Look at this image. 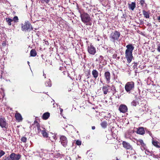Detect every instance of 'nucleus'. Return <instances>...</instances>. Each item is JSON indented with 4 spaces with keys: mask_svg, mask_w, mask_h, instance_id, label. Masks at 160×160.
Returning a JSON list of instances; mask_svg holds the SVG:
<instances>
[{
    "mask_svg": "<svg viewBox=\"0 0 160 160\" xmlns=\"http://www.w3.org/2000/svg\"><path fill=\"white\" fill-rule=\"evenodd\" d=\"M127 49L125 52V56L128 62L129 63L133 58L132 51L134 49V47L131 44H129L126 46Z\"/></svg>",
    "mask_w": 160,
    "mask_h": 160,
    "instance_id": "nucleus-1",
    "label": "nucleus"
},
{
    "mask_svg": "<svg viewBox=\"0 0 160 160\" xmlns=\"http://www.w3.org/2000/svg\"><path fill=\"white\" fill-rule=\"evenodd\" d=\"M120 35L121 34L119 32L115 31L111 33L109 36L110 40L114 43H115V42L119 41V38Z\"/></svg>",
    "mask_w": 160,
    "mask_h": 160,
    "instance_id": "nucleus-2",
    "label": "nucleus"
},
{
    "mask_svg": "<svg viewBox=\"0 0 160 160\" xmlns=\"http://www.w3.org/2000/svg\"><path fill=\"white\" fill-rule=\"evenodd\" d=\"M32 126L35 128L36 133L38 134L40 133H42V132H43V131L45 129L43 127H40L39 124L36 121H35L34 124H32Z\"/></svg>",
    "mask_w": 160,
    "mask_h": 160,
    "instance_id": "nucleus-3",
    "label": "nucleus"
},
{
    "mask_svg": "<svg viewBox=\"0 0 160 160\" xmlns=\"http://www.w3.org/2000/svg\"><path fill=\"white\" fill-rule=\"evenodd\" d=\"M21 25V29L22 31H30L33 29L31 24L28 21H26L24 24H22Z\"/></svg>",
    "mask_w": 160,
    "mask_h": 160,
    "instance_id": "nucleus-4",
    "label": "nucleus"
},
{
    "mask_svg": "<svg viewBox=\"0 0 160 160\" xmlns=\"http://www.w3.org/2000/svg\"><path fill=\"white\" fill-rule=\"evenodd\" d=\"M125 90L130 93V92L134 88V83L133 82H128L126 83L125 86Z\"/></svg>",
    "mask_w": 160,
    "mask_h": 160,
    "instance_id": "nucleus-5",
    "label": "nucleus"
},
{
    "mask_svg": "<svg viewBox=\"0 0 160 160\" xmlns=\"http://www.w3.org/2000/svg\"><path fill=\"white\" fill-rule=\"evenodd\" d=\"M80 16L82 21L85 23L88 22L91 20L89 15L87 13H83L82 14L80 13Z\"/></svg>",
    "mask_w": 160,
    "mask_h": 160,
    "instance_id": "nucleus-6",
    "label": "nucleus"
},
{
    "mask_svg": "<svg viewBox=\"0 0 160 160\" xmlns=\"http://www.w3.org/2000/svg\"><path fill=\"white\" fill-rule=\"evenodd\" d=\"M68 142L67 138L65 136H62L60 137V142L63 147H66L67 146Z\"/></svg>",
    "mask_w": 160,
    "mask_h": 160,
    "instance_id": "nucleus-7",
    "label": "nucleus"
},
{
    "mask_svg": "<svg viewBox=\"0 0 160 160\" xmlns=\"http://www.w3.org/2000/svg\"><path fill=\"white\" fill-rule=\"evenodd\" d=\"M10 158L11 160H19L21 158V155L19 154L12 153L10 155Z\"/></svg>",
    "mask_w": 160,
    "mask_h": 160,
    "instance_id": "nucleus-8",
    "label": "nucleus"
},
{
    "mask_svg": "<svg viewBox=\"0 0 160 160\" xmlns=\"http://www.w3.org/2000/svg\"><path fill=\"white\" fill-rule=\"evenodd\" d=\"M88 50L89 54L93 55H94L96 52L95 48L92 45L88 46Z\"/></svg>",
    "mask_w": 160,
    "mask_h": 160,
    "instance_id": "nucleus-9",
    "label": "nucleus"
},
{
    "mask_svg": "<svg viewBox=\"0 0 160 160\" xmlns=\"http://www.w3.org/2000/svg\"><path fill=\"white\" fill-rule=\"evenodd\" d=\"M102 91L104 95H106L110 92V86L108 85L103 86L102 88Z\"/></svg>",
    "mask_w": 160,
    "mask_h": 160,
    "instance_id": "nucleus-10",
    "label": "nucleus"
},
{
    "mask_svg": "<svg viewBox=\"0 0 160 160\" xmlns=\"http://www.w3.org/2000/svg\"><path fill=\"white\" fill-rule=\"evenodd\" d=\"M7 124L5 118L0 117V126L2 128H6Z\"/></svg>",
    "mask_w": 160,
    "mask_h": 160,
    "instance_id": "nucleus-11",
    "label": "nucleus"
},
{
    "mask_svg": "<svg viewBox=\"0 0 160 160\" xmlns=\"http://www.w3.org/2000/svg\"><path fill=\"white\" fill-rule=\"evenodd\" d=\"M119 110L120 112L125 113L127 111L128 108L126 105L124 104H121L119 108Z\"/></svg>",
    "mask_w": 160,
    "mask_h": 160,
    "instance_id": "nucleus-12",
    "label": "nucleus"
},
{
    "mask_svg": "<svg viewBox=\"0 0 160 160\" xmlns=\"http://www.w3.org/2000/svg\"><path fill=\"white\" fill-rule=\"evenodd\" d=\"M122 145L123 147L126 149L132 150V146L128 142H125L123 141L122 142Z\"/></svg>",
    "mask_w": 160,
    "mask_h": 160,
    "instance_id": "nucleus-13",
    "label": "nucleus"
},
{
    "mask_svg": "<svg viewBox=\"0 0 160 160\" xmlns=\"http://www.w3.org/2000/svg\"><path fill=\"white\" fill-rule=\"evenodd\" d=\"M104 77L106 79V82L107 83H110L111 79V75L110 73L108 71L105 72L104 74Z\"/></svg>",
    "mask_w": 160,
    "mask_h": 160,
    "instance_id": "nucleus-14",
    "label": "nucleus"
},
{
    "mask_svg": "<svg viewBox=\"0 0 160 160\" xmlns=\"http://www.w3.org/2000/svg\"><path fill=\"white\" fill-rule=\"evenodd\" d=\"M152 144L157 148H160V143L156 140H154L153 138L152 139Z\"/></svg>",
    "mask_w": 160,
    "mask_h": 160,
    "instance_id": "nucleus-15",
    "label": "nucleus"
},
{
    "mask_svg": "<svg viewBox=\"0 0 160 160\" xmlns=\"http://www.w3.org/2000/svg\"><path fill=\"white\" fill-rule=\"evenodd\" d=\"M137 133L140 135H143L145 133L144 128L142 127H140L138 128Z\"/></svg>",
    "mask_w": 160,
    "mask_h": 160,
    "instance_id": "nucleus-16",
    "label": "nucleus"
},
{
    "mask_svg": "<svg viewBox=\"0 0 160 160\" xmlns=\"http://www.w3.org/2000/svg\"><path fill=\"white\" fill-rule=\"evenodd\" d=\"M15 117L17 120L20 122L22 120V118L21 115L19 113H16L15 115Z\"/></svg>",
    "mask_w": 160,
    "mask_h": 160,
    "instance_id": "nucleus-17",
    "label": "nucleus"
},
{
    "mask_svg": "<svg viewBox=\"0 0 160 160\" xmlns=\"http://www.w3.org/2000/svg\"><path fill=\"white\" fill-rule=\"evenodd\" d=\"M92 74L94 78L96 79L98 76V72L96 70H93L92 71Z\"/></svg>",
    "mask_w": 160,
    "mask_h": 160,
    "instance_id": "nucleus-18",
    "label": "nucleus"
},
{
    "mask_svg": "<svg viewBox=\"0 0 160 160\" xmlns=\"http://www.w3.org/2000/svg\"><path fill=\"white\" fill-rule=\"evenodd\" d=\"M129 8L132 10H133L136 7V3L135 2H132L131 3H128Z\"/></svg>",
    "mask_w": 160,
    "mask_h": 160,
    "instance_id": "nucleus-19",
    "label": "nucleus"
},
{
    "mask_svg": "<svg viewBox=\"0 0 160 160\" xmlns=\"http://www.w3.org/2000/svg\"><path fill=\"white\" fill-rule=\"evenodd\" d=\"M142 13L144 16V17H145L146 18H149L150 17L149 15L150 14V12H147L145 10H143Z\"/></svg>",
    "mask_w": 160,
    "mask_h": 160,
    "instance_id": "nucleus-20",
    "label": "nucleus"
},
{
    "mask_svg": "<svg viewBox=\"0 0 160 160\" xmlns=\"http://www.w3.org/2000/svg\"><path fill=\"white\" fill-rule=\"evenodd\" d=\"M50 116V113L48 112H46L44 113L42 116L43 119L47 120Z\"/></svg>",
    "mask_w": 160,
    "mask_h": 160,
    "instance_id": "nucleus-21",
    "label": "nucleus"
},
{
    "mask_svg": "<svg viewBox=\"0 0 160 160\" xmlns=\"http://www.w3.org/2000/svg\"><path fill=\"white\" fill-rule=\"evenodd\" d=\"M30 54L31 57H35L37 54L36 50L34 49H32L31 50Z\"/></svg>",
    "mask_w": 160,
    "mask_h": 160,
    "instance_id": "nucleus-22",
    "label": "nucleus"
},
{
    "mask_svg": "<svg viewBox=\"0 0 160 160\" xmlns=\"http://www.w3.org/2000/svg\"><path fill=\"white\" fill-rule=\"evenodd\" d=\"M138 145H141L142 146L144 147L145 146V144L143 142L142 140L139 139L138 140L137 142Z\"/></svg>",
    "mask_w": 160,
    "mask_h": 160,
    "instance_id": "nucleus-23",
    "label": "nucleus"
},
{
    "mask_svg": "<svg viewBox=\"0 0 160 160\" xmlns=\"http://www.w3.org/2000/svg\"><path fill=\"white\" fill-rule=\"evenodd\" d=\"M6 19L8 25L9 26L11 25H12L11 22L13 21V20L9 18H6Z\"/></svg>",
    "mask_w": 160,
    "mask_h": 160,
    "instance_id": "nucleus-24",
    "label": "nucleus"
},
{
    "mask_svg": "<svg viewBox=\"0 0 160 160\" xmlns=\"http://www.w3.org/2000/svg\"><path fill=\"white\" fill-rule=\"evenodd\" d=\"M41 134L44 137L47 138L48 137V134L46 132L45 129L43 131V132H42Z\"/></svg>",
    "mask_w": 160,
    "mask_h": 160,
    "instance_id": "nucleus-25",
    "label": "nucleus"
},
{
    "mask_svg": "<svg viewBox=\"0 0 160 160\" xmlns=\"http://www.w3.org/2000/svg\"><path fill=\"white\" fill-rule=\"evenodd\" d=\"M45 85L46 86L51 87V83L49 79L45 82Z\"/></svg>",
    "mask_w": 160,
    "mask_h": 160,
    "instance_id": "nucleus-26",
    "label": "nucleus"
},
{
    "mask_svg": "<svg viewBox=\"0 0 160 160\" xmlns=\"http://www.w3.org/2000/svg\"><path fill=\"white\" fill-rule=\"evenodd\" d=\"M107 123L105 122H102L101 123L102 127L104 128H105L107 126Z\"/></svg>",
    "mask_w": 160,
    "mask_h": 160,
    "instance_id": "nucleus-27",
    "label": "nucleus"
},
{
    "mask_svg": "<svg viewBox=\"0 0 160 160\" xmlns=\"http://www.w3.org/2000/svg\"><path fill=\"white\" fill-rule=\"evenodd\" d=\"M42 3L48 4L51 0H40Z\"/></svg>",
    "mask_w": 160,
    "mask_h": 160,
    "instance_id": "nucleus-28",
    "label": "nucleus"
},
{
    "mask_svg": "<svg viewBox=\"0 0 160 160\" xmlns=\"http://www.w3.org/2000/svg\"><path fill=\"white\" fill-rule=\"evenodd\" d=\"M134 65L133 66V69L135 70L136 71H137V67L138 65V63L137 62H134Z\"/></svg>",
    "mask_w": 160,
    "mask_h": 160,
    "instance_id": "nucleus-29",
    "label": "nucleus"
},
{
    "mask_svg": "<svg viewBox=\"0 0 160 160\" xmlns=\"http://www.w3.org/2000/svg\"><path fill=\"white\" fill-rule=\"evenodd\" d=\"M112 90L114 92L113 93V95H114V94L115 93L117 92V91L116 90L115 87L114 85H112Z\"/></svg>",
    "mask_w": 160,
    "mask_h": 160,
    "instance_id": "nucleus-30",
    "label": "nucleus"
},
{
    "mask_svg": "<svg viewBox=\"0 0 160 160\" xmlns=\"http://www.w3.org/2000/svg\"><path fill=\"white\" fill-rule=\"evenodd\" d=\"M103 59V57L102 55H100L99 56V58L98 59H97L96 61H100L101 62V61H102V60Z\"/></svg>",
    "mask_w": 160,
    "mask_h": 160,
    "instance_id": "nucleus-31",
    "label": "nucleus"
},
{
    "mask_svg": "<svg viewBox=\"0 0 160 160\" xmlns=\"http://www.w3.org/2000/svg\"><path fill=\"white\" fill-rule=\"evenodd\" d=\"M27 140V138L24 137H22V138L21 139V141L24 143L26 142Z\"/></svg>",
    "mask_w": 160,
    "mask_h": 160,
    "instance_id": "nucleus-32",
    "label": "nucleus"
},
{
    "mask_svg": "<svg viewBox=\"0 0 160 160\" xmlns=\"http://www.w3.org/2000/svg\"><path fill=\"white\" fill-rule=\"evenodd\" d=\"M15 22H18V17L17 16H15L12 19Z\"/></svg>",
    "mask_w": 160,
    "mask_h": 160,
    "instance_id": "nucleus-33",
    "label": "nucleus"
},
{
    "mask_svg": "<svg viewBox=\"0 0 160 160\" xmlns=\"http://www.w3.org/2000/svg\"><path fill=\"white\" fill-rule=\"evenodd\" d=\"M2 160H11V158H10V155L7 157L5 156L3 157Z\"/></svg>",
    "mask_w": 160,
    "mask_h": 160,
    "instance_id": "nucleus-34",
    "label": "nucleus"
},
{
    "mask_svg": "<svg viewBox=\"0 0 160 160\" xmlns=\"http://www.w3.org/2000/svg\"><path fill=\"white\" fill-rule=\"evenodd\" d=\"M5 152L4 151L2 150H0V158H1L3 155H4Z\"/></svg>",
    "mask_w": 160,
    "mask_h": 160,
    "instance_id": "nucleus-35",
    "label": "nucleus"
},
{
    "mask_svg": "<svg viewBox=\"0 0 160 160\" xmlns=\"http://www.w3.org/2000/svg\"><path fill=\"white\" fill-rule=\"evenodd\" d=\"M131 104H132V105L134 106H136L137 105V103L135 101L133 100Z\"/></svg>",
    "mask_w": 160,
    "mask_h": 160,
    "instance_id": "nucleus-36",
    "label": "nucleus"
},
{
    "mask_svg": "<svg viewBox=\"0 0 160 160\" xmlns=\"http://www.w3.org/2000/svg\"><path fill=\"white\" fill-rule=\"evenodd\" d=\"M76 144L78 145H80L81 144V142L79 140H77L76 141Z\"/></svg>",
    "mask_w": 160,
    "mask_h": 160,
    "instance_id": "nucleus-37",
    "label": "nucleus"
},
{
    "mask_svg": "<svg viewBox=\"0 0 160 160\" xmlns=\"http://www.w3.org/2000/svg\"><path fill=\"white\" fill-rule=\"evenodd\" d=\"M157 50L158 52H160V44H158L157 46Z\"/></svg>",
    "mask_w": 160,
    "mask_h": 160,
    "instance_id": "nucleus-38",
    "label": "nucleus"
},
{
    "mask_svg": "<svg viewBox=\"0 0 160 160\" xmlns=\"http://www.w3.org/2000/svg\"><path fill=\"white\" fill-rule=\"evenodd\" d=\"M144 0H140V2L142 5H143V4L144 3Z\"/></svg>",
    "mask_w": 160,
    "mask_h": 160,
    "instance_id": "nucleus-39",
    "label": "nucleus"
},
{
    "mask_svg": "<svg viewBox=\"0 0 160 160\" xmlns=\"http://www.w3.org/2000/svg\"><path fill=\"white\" fill-rule=\"evenodd\" d=\"M157 19L158 20V22H160V15L158 17Z\"/></svg>",
    "mask_w": 160,
    "mask_h": 160,
    "instance_id": "nucleus-40",
    "label": "nucleus"
},
{
    "mask_svg": "<svg viewBox=\"0 0 160 160\" xmlns=\"http://www.w3.org/2000/svg\"><path fill=\"white\" fill-rule=\"evenodd\" d=\"M95 127L94 126H93L92 127V130H94L95 129Z\"/></svg>",
    "mask_w": 160,
    "mask_h": 160,
    "instance_id": "nucleus-41",
    "label": "nucleus"
},
{
    "mask_svg": "<svg viewBox=\"0 0 160 160\" xmlns=\"http://www.w3.org/2000/svg\"><path fill=\"white\" fill-rule=\"evenodd\" d=\"M69 126L70 127V128H74V127H73V126H72V125H69Z\"/></svg>",
    "mask_w": 160,
    "mask_h": 160,
    "instance_id": "nucleus-42",
    "label": "nucleus"
},
{
    "mask_svg": "<svg viewBox=\"0 0 160 160\" xmlns=\"http://www.w3.org/2000/svg\"><path fill=\"white\" fill-rule=\"evenodd\" d=\"M43 76H44V78H46V76H46V75H45V74H44V73H43Z\"/></svg>",
    "mask_w": 160,
    "mask_h": 160,
    "instance_id": "nucleus-43",
    "label": "nucleus"
},
{
    "mask_svg": "<svg viewBox=\"0 0 160 160\" xmlns=\"http://www.w3.org/2000/svg\"><path fill=\"white\" fill-rule=\"evenodd\" d=\"M149 134H150V135L151 136V135H152V134L151 133V132H149Z\"/></svg>",
    "mask_w": 160,
    "mask_h": 160,
    "instance_id": "nucleus-44",
    "label": "nucleus"
},
{
    "mask_svg": "<svg viewBox=\"0 0 160 160\" xmlns=\"http://www.w3.org/2000/svg\"><path fill=\"white\" fill-rule=\"evenodd\" d=\"M140 110L141 111H143V109H140Z\"/></svg>",
    "mask_w": 160,
    "mask_h": 160,
    "instance_id": "nucleus-45",
    "label": "nucleus"
},
{
    "mask_svg": "<svg viewBox=\"0 0 160 160\" xmlns=\"http://www.w3.org/2000/svg\"><path fill=\"white\" fill-rule=\"evenodd\" d=\"M28 64H29V62L28 61Z\"/></svg>",
    "mask_w": 160,
    "mask_h": 160,
    "instance_id": "nucleus-46",
    "label": "nucleus"
},
{
    "mask_svg": "<svg viewBox=\"0 0 160 160\" xmlns=\"http://www.w3.org/2000/svg\"><path fill=\"white\" fill-rule=\"evenodd\" d=\"M115 149H117L116 147V146L115 147Z\"/></svg>",
    "mask_w": 160,
    "mask_h": 160,
    "instance_id": "nucleus-47",
    "label": "nucleus"
},
{
    "mask_svg": "<svg viewBox=\"0 0 160 160\" xmlns=\"http://www.w3.org/2000/svg\"><path fill=\"white\" fill-rule=\"evenodd\" d=\"M116 160H118V159L117 158Z\"/></svg>",
    "mask_w": 160,
    "mask_h": 160,
    "instance_id": "nucleus-48",
    "label": "nucleus"
}]
</instances>
